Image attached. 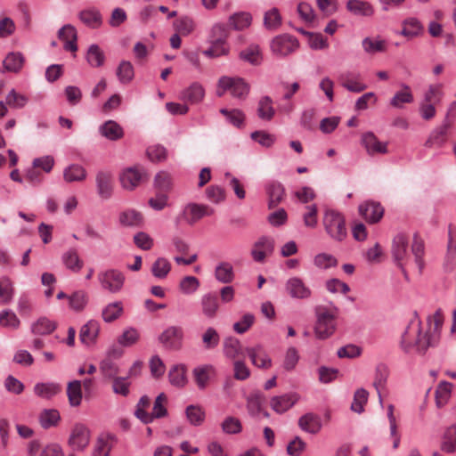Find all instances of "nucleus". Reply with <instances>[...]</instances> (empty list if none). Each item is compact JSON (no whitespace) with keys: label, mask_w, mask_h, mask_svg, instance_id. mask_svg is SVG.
Here are the masks:
<instances>
[{"label":"nucleus","mask_w":456,"mask_h":456,"mask_svg":"<svg viewBox=\"0 0 456 456\" xmlns=\"http://www.w3.org/2000/svg\"><path fill=\"white\" fill-rule=\"evenodd\" d=\"M183 329L176 325L167 327L159 337L162 346L171 351L180 350L183 347Z\"/></svg>","instance_id":"1a4fd4ad"},{"label":"nucleus","mask_w":456,"mask_h":456,"mask_svg":"<svg viewBox=\"0 0 456 456\" xmlns=\"http://www.w3.org/2000/svg\"><path fill=\"white\" fill-rule=\"evenodd\" d=\"M98 281L104 290L115 294L122 289L125 276L117 269H109L98 274Z\"/></svg>","instance_id":"6e6552de"},{"label":"nucleus","mask_w":456,"mask_h":456,"mask_svg":"<svg viewBox=\"0 0 456 456\" xmlns=\"http://www.w3.org/2000/svg\"><path fill=\"white\" fill-rule=\"evenodd\" d=\"M359 212L363 218L369 223L374 224L379 222L384 214V208L379 203L366 202L360 205Z\"/></svg>","instance_id":"b1692460"},{"label":"nucleus","mask_w":456,"mask_h":456,"mask_svg":"<svg viewBox=\"0 0 456 456\" xmlns=\"http://www.w3.org/2000/svg\"><path fill=\"white\" fill-rule=\"evenodd\" d=\"M275 114L273 107V100L269 96H264L259 100L257 107V115L261 119L271 120Z\"/></svg>","instance_id":"6e6d98bb"},{"label":"nucleus","mask_w":456,"mask_h":456,"mask_svg":"<svg viewBox=\"0 0 456 456\" xmlns=\"http://www.w3.org/2000/svg\"><path fill=\"white\" fill-rule=\"evenodd\" d=\"M452 122L453 121L451 118H444L442 124L431 131L428 138L425 142V147H443L448 140V135L452 126Z\"/></svg>","instance_id":"9d476101"},{"label":"nucleus","mask_w":456,"mask_h":456,"mask_svg":"<svg viewBox=\"0 0 456 456\" xmlns=\"http://www.w3.org/2000/svg\"><path fill=\"white\" fill-rule=\"evenodd\" d=\"M400 86L402 89L397 91L390 100V105L396 109H402L403 104L411 103L414 101L411 87L404 83Z\"/></svg>","instance_id":"2f4dec72"},{"label":"nucleus","mask_w":456,"mask_h":456,"mask_svg":"<svg viewBox=\"0 0 456 456\" xmlns=\"http://www.w3.org/2000/svg\"><path fill=\"white\" fill-rule=\"evenodd\" d=\"M403 29L400 35L411 39L421 35L424 31V27L421 22L415 17H410L403 21Z\"/></svg>","instance_id":"473e14b6"},{"label":"nucleus","mask_w":456,"mask_h":456,"mask_svg":"<svg viewBox=\"0 0 456 456\" xmlns=\"http://www.w3.org/2000/svg\"><path fill=\"white\" fill-rule=\"evenodd\" d=\"M78 19L90 28H98L102 24V16L97 8L91 7L79 12Z\"/></svg>","instance_id":"bb28decb"},{"label":"nucleus","mask_w":456,"mask_h":456,"mask_svg":"<svg viewBox=\"0 0 456 456\" xmlns=\"http://www.w3.org/2000/svg\"><path fill=\"white\" fill-rule=\"evenodd\" d=\"M440 449L445 453L456 452V424L451 425L444 431Z\"/></svg>","instance_id":"72a5a7b5"},{"label":"nucleus","mask_w":456,"mask_h":456,"mask_svg":"<svg viewBox=\"0 0 456 456\" xmlns=\"http://www.w3.org/2000/svg\"><path fill=\"white\" fill-rule=\"evenodd\" d=\"M212 33L218 35L219 37L211 42L208 49L203 51V54L208 58H218L226 56L230 53V46L226 41L224 27L221 24H216L212 28Z\"/></svg>","instance_id":"423d86ee"},{"label":"nucleus","mask_w":456,"mask_h":456,"mask_svg":"<svg viewBox=\"0 0 456 456\" xmlns=\"http://www.w3.org/2000/svg\"><path fill=\"white\" fill-rule=\"evenodd\" d=\"M140 338V334L134 328L126 329L118 338V344L124 347H130L136 344Z\"/></svg>","instance_id":"e2e57ef3"},{"label":"nucleus","mask_w":456,"mask_h":456,"mask_svg":"<svg viewBox=\"0 0 456 456\" xmlns=\"http://www.w3.org/2000/svg\"><path fill=\"white\" fill-rule=\"evenodd\" d=\"M217 95L222 96L224 92L229 91L233 97L245 98L249 92V86L240 77L224 76L218 80Z\"/></svg>","instance_id":"39448f33"},{"label":"nucleus","mask_w":456,"mask_h":456,"mask_svg":"<svg viewBox=\"0 0 456 456\" xmlns=\"http://www.w3.org/2000/svg\"><path fill=\"white\" fill-rule=\"evenodd\" d=\"M239 57L241 61L253 66H258L263 61V53L257 44H250L240 52Z\"/></svg>","instance_id":"c85d7f7f"},{"label":"nucleus","mask_w":456,"mask_h":456,"mask_svg":"<svg viewBox=\"0 0 456 456\" xmlns=\"http://www.w3.org/2000/svg\"><path fill=\"white\" fill-rule=\"evenodd\" d=\"M270 48L273 55L283 58L297 51L299 48V42L296 37L284 33L278 35L272 39Z\"/></svg>","instance_id":"20e7f679"},{"label":"nucleus","mask_w":456,"mask_h":456,"mask_svg":"<svg viewBox=\"0 0 456 456\" xmlns=\"http://www.w3.org/2000/svg\"><path fill=\"white\" fill-rule=\"evenodd\" d=\"M186 366L184 364L174 365L168 372V379L172 386L178 388L183 387L187 384Z\"/></svg>","instance_id":"58836bf2"},{"label":"nucleus","mask_w":456,"mask_h":456,"mask_svg":"<svg viewBox=\"0 0 456 456\" xmlns=\"http://www.w3.org/2000/svg\"><path fill=\"white\" fill-rule=\"evenodd\" d=\"M100 324L97 321L90 320L84 324L79 332V339L81 343L89 346L94 345L99 335Z\"/></svg>","instance_id":"5701e85b"},{"label":"nucleus","mask_w":456,"mask_h":456,"mask_svg":"<svg viewBox=\"0 0 456 456\" xmlns=\"http://www.w3.org/2000/svg\"><path fill=\"white\" fill-rule=\"evenodd\" d=\"M298 426L303 431L313 435L319 433L322 427L321 418L311 412L299 418Z\"/></svg>","instance_id":"cd10ccee"},{"label":"nucleus","mask_w":456,"mask_h":456,"mask_svg":"<svg viewBox=\"0 0 456 456\" xmlns=\"http://www.w3.org/2000/svg\"><path fill=\"white\" fill-rule=\"evenodd\" d=\"M299 396L296 393H289L273 396L270 401L271 408L278 414H282L292 408L298 401Z\"/></svg>","instance_id":"a211bd4d"},{"label":"nucleus","mask_w":456,"mask_h":456,"mask_svg":"<svg viewBox=\"0 0 456 456\" xmlns=\"http://www.w3.org/2000/svg\"><path fill=\"white\" fill-rule=\"evenodd\" d=\"M118 220L121 225L139 227L143 224V216L135 209H126L119 214Z\"/></svg>","instance_id":"4c0bfd02"},{"label":"nucleus","mask_w":456,"mask_h":456,"mask_svg":"<svg viewBox=\"0 0 456 456\" xmlns=\"http://www.w3.org/2000/svg\"><path fill=\"white\" fill-rule=\"evenodd\" d=\"M61 391L60 385L56 383H37L34 387L35 394L45 399H50Z\"/></svg>","instance_id":"3c124183"},{"label":"nucleus","mask_w":456,"mask_h":456,"mask_svg":"<svg viewBox=\"0 0 456 456\" xmlns=\"http://www.w3.org/2000/svg\"><path fill=\"white\" fill-rule=\"evenodd\" d=\"M315 314L317 319L314 327L315 336L319 339H326L336 330L338 308L328 309L324 306H317Z\"/></svg>","instance_id":"7ed1b4c3"},{"label":"nucleus","mask_w":456,"mask_h":456,"mask_svg":"<svg viewBox=\"0 0 456 456\" xmlns=\"http://www.w3.org/2000/svg\"><path fill=\"white\" fill-rule=\"evenodd\" d=\"M115 436L110 434L101 435L95 444L93 456H108Z\"/></svg>","instance_id":"a19ab883"},{"label":"nucleus","mask_w":456,"mask_h":456,"mask_svg":"<svg viewBox=\"0 0 456 456\" xmlns=\"http://www.w3.org/2000/svg\"><path fill=\"white\" fill-rule=\"evenodd\" d=\"M411 253L415 257V262L419 271H421L424 267L423 256L425 253V246L423 240L418 234H414L413 236Z\"/></svg>","instance_id":"4d7b16f0"},{"label":"nucleus","mask_w":456,"mask_h":456,"mask_svg":"<svg viewBox=\"0 0 456 456\" xmlns=\"http://www.w3.org/2000/svg\"><path fill=\"white\" fill-rule=\"evenodd\" d=\"M361 144L370 156L388 153V142L379 141L372 132H366L362 134Z\"/></svg>","instance_id":"ddd939ff"},{"label":"nucleus","mask_w":456,"mask_h":456,"mask_svg":"<svg viewBox=\"0 0 456 456\" xmlns=\"http://www.w3.org/2000/svg\"><path fill=\"white\" fill-rule=\"evenodd\" d=\"M67 395L71 406H78L82 401L81 381L74 380L69 383Z\"/></svg>","instance_id":"680f3d73"},{"label":"nucleus","mask_w":456,"mask_h":456,"mask_svg":"<svg viewBox=\"0 0 456 456\" xmlns=\"http://www.w3.org/2000/svg\"><path fill=\"white\" fill-rule=\"evenodd\" d=\"M86 59L91 67L99 68L103 65L105 55L98 45L93 44L88 47Z\"/></svg>","instance_id":"a18cd8bd"},{"label":"nucleus","mask_w":456,"mask_h":456,"mask_svg":"<svg viewBox=\"0 0 456 456\" xmlns=\"http://www.w3.org/2000/svg\"><path fill=\"white\" fill-rule=\"evenodd\" d=\"M86 175V169L78 164H71L63 171V178L68 183L84 181Z\"/></svg>","instance_id":"37998d69"},{"label":"nucleus","mask_w":456,"mask_h":456,"mask_svg":"<svg viewBox=\"0 0 456 456\" xmlns=\"http://www.w3.org/2000/svg\"><path fill=\"white\" fill-rule=\"evenodd\" d=\"M362 46L363 51L368 54H376L378 53H384L387 51V41L379 37H367L362 39Z\"/></svg>","instance_id":"e433bc0d"},{"label":"nucleus","mask_w":456,"mask_h":456,"mask_svg":"<svg viewBox=\"0 0 456 456\" xmlns=\"http://www.w3.org/2000/svg\"><path fill=\"white\" fill-rule=\"evenodd\" d=\"M95 183L99 197L102 200L110 199L113 193V175L109 171H99Z\"/></svg>","instance_id":"2eb2a0df"},{"label":"nucleus","mask_w":456,"mask_h":456,"mask_svg":"<svg viewBox=\"0 0 456 456\" xmlns=\"http://www.w3.org/2000/svg\"><path fill=\"white\" fill-rule=\"evenodd\" d=\"M252 16L247 12H235L229 17L228 24L234 30H243L250 26Z\"/></svg>","instance_id":"ea45409f"},{"label":"nucleus","mask_w":456,"mask_h":456,"mask_svg":"<svg viewBox=\"0 0 456 456\" xmlns=\"http://www.w3.org/2000/svg\"><path fill=\"white\" fill-rule=\"evenodd\" d=\"M322 224L328 236L337 242H342L347 237V228L344 215L334 209L325 210Z\"/></svg>","instance_id":"f03ea898"},{"label":"nucleus","mask_w":456,"mask_h":456,"mask_svg":"<svg viewBox=\"0 0 456 456\" xmlns=\"http://www.w3.org/2000/svg\"><path fill=\"white\" fill-rule=\"evenodd\" d=\"M90 442V430L82 424L77 423L70 431L68 444L74 451H83Z\"/></svg>","instance_id":"9b49d317"},{"label":"nucleus","mask_w":456,"mask_h":456,"mask_svg":"<svg viewBox=\"0 0 456 456\" xmlns=\"http://www.w3.org/2000/svg\"><path fill=\"white\" fill-rule=\"evenodd\" d=\"M360 78V74L350 71L344 72L338 77L340 85L353 93H361L367 88V86L362 83Z\"/></svg>","instance_id":"6ab92c4d"},{"label":"nucleus","mask_w":456,"mask_h":456,"mask_svg":"<svg viewBox=\"0 0 456 456\" xmlns=\"http://www.w3.org/2000/svg\"><path fill=\"white\" fill-rule=\"evenodd\" d=\"M24 57L20 53H10L4 60V67L11 72H18L22 68Z\"/></svg>","instance_id":"052dcab7"},{"label":"nucleus","mask_w":456,"mask_h":456,"mask_svg":"<svg viewBox=\"0 0 456 456\" xmlns=\"http://www.w3.org/2000/svg\"><path fill=\"white\" fill-rule=\"evenodd\" d=\"M56 329V323L46 317H40L32 323L31 332L34 335L45 336L51 334Z\"/></svg>","instance_id":"c03bdc74"},{"label":"nucleus","mask_w":456,"mask_h":456,"mask_svg":"<svg viewBox=\"0 0 456 456\" xmlns=\"http://www.w3.org/2000/svg\"><path fill=\"white\" fill-rule=\"evenodd\" d=\"M180 99L191 104H197L202 102L205 97V89L199 82H193L187 88L180 93Z\"/></svg>","instance_id":"4be33fe9"},{"label":"nucleus","mask_w":456,"mask_h":456,"mask_svg":"<svg viewBox=\"0 0 456 456\" xmlns=\"http://www.w3.org/2000/svg\"><path fill=\"white\" fill-rule=\"evenodd\" d=\"M443 320L441 312L436 311L428 318V330L425 333L421 330V322L418 319L411 320L402 335V349L407 354H424L428 347L436 346L440 339Z\"/></svg>","instance_id":"f257e3e1"},{"label":"nucleus","mask_w":456,"mask_h":456,"mask_svg":"<svg viewBox=\"0 0 456 456\" xmlns=\"http://www.w3.org/2000/svg\"><path fill=\"white\" fill-rule=\"evenodd\" d=\"M123 313V304L119 301L108 304L102 312V319L105 322H112L121 316Z\"/></svg>","instance_id":"603ef678"},{"label":"nucleus","mask_w":456,"mask_h":456,"mask_svg":"<svg viewBox=\"0 0 456 456\" xmlns=\"http://www.w3.org/2000/svg\"><path fill=\"white\" fill-rule=\"evenodd\" d=\"M246 353L248 354L251 363L261 369H269L272 367V359L261 345L247 347Z\"/></svg>","instance_id":"f3484780"},{"label":"nucleus","mask_w":456,"mask_h":456,"mask_svg":"<svg viewBox=\"0 0 456 456\" xmlns=\"http://www.w3.org/2000/svg\"><path fill=\"white\" fill-rule=\"evenodd\" d=\"M99 132L103 137L110 141H117L124 135L122 127L113 120H108L100 126Z\"/></svg>","instance_id":"c9c22d12"},{"label":"nucleus","mask_w":456,"mask_h":456,"mask_svg":"<svg viewBox=\"0 0 456 456\" xmlns=\"http://www.w3.org/2000/svg\"><path fill=\"white\" fill-rule=\"evenodd\" d=\"M61 261L65 267L73 273H78L84 266V262L75 248H69L64 252Z\"/></svg>","instance_id":"f704fd0d"},{"label":"nucleus","mask_w":456,"mask_h":456,"mask_svg":"<svg viewBox=\"0 0 456 456\" xmlns=\"http://www.w3.org/2000/svg\"><path fill=\"white\" fill-rule=\"evenodd\" d=\"M215 213L214 208L208 205L189 203L183 210V219L191 225L199 222L204 216H210Z\"/></svg>","instance_id":"f8f14e48"},{"label":"nucleus","mask_w":456,"mask_h":456,"mask_svg":"<svg viewBox=\"0 0 456 456\" xmlns=\"http://www.w3.org/2000/svg\"><path fill=\"white\" fill-rule=\"evenodd\" d=\"M100 371L104 379H112L119 373V367L114 360L104 358L99 365Z\"/></svg>","instance_id":"13d9d810"},{"label":"nucleus","mask_w":456,"mask_h":456,"mask_svg":"<svg viewBox=\"0 0 456 456\" xmlns=\"http://www.w3.org/2000/svg\"><path fill=\"white\" fill-rule=\"evenodd\" d=\"M307 44L312 50H324L329 47V42L321 33H305Z\"/></svg>","instance_id":"69168bd1"},{"label":"nucleus","mask_w":456,"mask_h":456,"mask_svg":"<svg viewBox=\"0 0 456 456\" xmlns=\"http://www.w3.org/2000/svg\"><path fill=\"white\" fill-rule=\"evenodd\" d=\"M116 74L120 83H130L134 77V69L132 63L128 61H120L117 68Z\"/></svg>","instance_id":"5fc2aeb1"},{"label":"nucleus","mask_w":456,"mask_h":456,"mask_svg":"<svg viewBox=\"0 0 456 456\" xmlns=\"http://www.w3.org/2000/svg\"><path fill=\"white\" fill-rule=\"evenodd\" d=\"M58 37L64 42L63 48L66 51L75 53L77 50V33L73 25L66 24L58 31Z\"/></svg>","instance_id":"aec40b11"},{"label":"nucleus","mask_w":456,"mask_h":456,"mask_svg":"<svg viewBox=\"0 0 456 456\" xmlns=\"http://www.w3.org/2000/svg\"><path fill=\"white\" fill-rule=\"evenodd\" d=\"M185 414L191 425L198 427L203 424L206 412L204 409L198 404H190L185 409Z\"/></svg>","instance_id":"79ce46f5"},{"label":"nucleus","mask_w":456,"mask_h":456,"mask_svg":"<svg viewBox=\"0 0 456 456\" xmlns=\"http://www.w3.org/2000/svg\"><path fill=\"white\" fill-rule=\"evenodd\" d=\"M282 23V19L277 8L273 7L265 12L264 15V26L268 30H277Z\"/></svg>","instance_id":"864d4df0"},{"label":"nucleus","mask_w":456,"mask_h":456,"mask_svg":"<svg viewBox=\"0 0 456 456\" xmlns=\"http://www.w3.org/2000/svg\"><path fill=\"white\" fill-rule=\"evenodd\" d=\"M201 312L208 319H213L218 311V298L216 294L208 293L200 299Z\"/></svg>","instance_id":"7c9ffc66"},{"label":"nucleus","mask_w":456,"mask_h":456,"mask_svg":"<svg viewBox=\"0 0 456 456\" xmlns=\"http://www.w3.org/2000/svg\"><path fill=\"white\" fill-rule=\"evenodd\" d=\"M224 354L230 359L241 355L243 351L240 340L234 337L226 338L224 341Z\"/></svg>","instance_id":"09e8293b"},{"label":"nucleus","mask_w":456,"mask_h":456,"mask_svg":"<svg viewBox=\"0 0 456 456\" xmlns=\"http://www.w3.org/2000/svg\"><path fill=\"white\" fill-rule=\"evenodd\" d=\"M220 113L224 115L226 118V120L232 126L236 127L242 126L245 119V115L241 110L238 109H233L231 110L227 109H221Z\"/></svg>","instance_id":"774afa93"},{"label":"nucleus","mask_w":456,"mask_h":456,"mask_svg":"<svg viewBox=\"0 0 456 456\" xmlns=\"http://www.w3.org/2000/svg\"><path fill=\"white\" fill-rule=\"evenodd\" d=\"M274 248L273 238L263 236L255 242L251 250V256L256 262H264L265 257L271 255Z\"/></svg>","instance_id":"dca6fc26"},{"label":"nucleus","mask_w":456,"mask_h":456,"mask_svg":"<svg viewBox=\"0 0 456 456\" xmlns=\"http://www.w3.org/2000/svg\"><path fill=\"white\" fill-rule=\"evenodd\" d=\"M195 383L200 390H204L213 375H215V368L210 364L197 366L192 370Z\"/></svg>","instance_id":"a878e982"},{"label":"nucleus","mask_w":456,"mask_h":456,"mask_svg":"<svg viewBox=\"0 0 456 456\" xmlns=\"http://www.w3.org/2000/svg\"><path fill=\"white\" fill-rule=\"evenodd\" d=\"M171 270V264L164 257H159L151 266L152 275L159 279H164Z\"/></svg>","instance_id":"0e129e2a"},{"label":"nucleus","mask_w":456,"mask_h":456,"mask_svg":"<svg viewBox=\"0 0 456 456\" xmlns=\"http://www.w3.org/2000/svg\"><path fill=\"white\" fill-rule=\"evenodd\" d=\"M387 378H388L387 368L385 365H379L376 368L373 386L375 387V388L377 390L380 403H382L381 389H383L385 387Z\"/></svg>","instance_id":"bf43d9fd"},{"label":"nucleus","mask_w":456,"mask_h":456,"mask_svg":"<svg viewBox=\"0 0 456 456\" xmlns=\"http://www.w3.org/2000/svg\"><path fill=\"white\" fill-rule=\"evenodd\" d=\"M175 31L183 37L191 35L196 28V23L191 17L182 16L174 22Z\"/></svg>","instance_id":"de8ad7c7"},{"label":"nucleus","mask_w":456,"mask_h":456,"mask_svg":"<svg viewBox=\"0 0 456 456\" xmlns=\"http://www.w3.org/2000/svg\"><path fill=\"white\" fill-rule=\"evenodd\" d=\"M452 385L447 381H442L436 389V403L438 408L444 407L451 397Z\"/></svg>","instance_id":"8fccbe9b"},{"label":"nucleus","mask_w":456,"mask_h":456,"mask_svg":"<svg viewBox=\"0 0 456 456\" xmlns=\"http://www.w3.org/2000/svg\"><path fill=\"white\" fill-rule=\"evenodd\" d=\"M408 237L404 233H398L393 239L391 254L395 262L396 265L401 268L403 273L407 277L404 265L406 264L409 253H408Z\"/></svg>","instance_id":"0eeeda50"},{"label":"nucleus","mask_w":456,"mask_h":456,"mask_svg":"<svg viewBox=\"0 0 456 456\" xmlns=\"http://www.w3.org/2000/svg\"><path fill=\"white\" fill-rule=\"evenodd\" d=\"M143 172L136 167H128L120 174V183L124 189L132 191L142 179Z\"/></svg>","instance_id":"412c9836"},{"label":"nucleus","mask_w":456,"mask_h":456,"mask_svg":"<svg viewBox=\"0 0 456 456\" xmlns=\"http://www.w3.org/2000/svg\"><path fill=\"white\" fill-rule=\"evenodd\" d=\"M265 191L268 195V207L273 208L277 207L284 199V186L277 181H273L265 185Z\"/></svg>","instance_id":"393cba45"},{"label":"nucleus","mask_w":456,"mask_h":456,"mask_svg":"<svg viewBox=\"0 0 456 456\" xmlns=\"http://www.w3.org/2000/svg\"><path fill=\"white\" fill-rule=\"evenodd\" d=\"M216 279L222 283H230L234 279V272L232 265L228 262L218 264L215 270Z\"/></svg>","instance_id":"49530a36"},{"label":"nucleus","mask_w":456,"mask_h":456,"mask_svg":"<svg viewBox=\"0 0 456 456\" xmlns=\"http://www.w3.org/2000/svg\"><path fill=\"white\" fill-rule=\"evenodd\" d=\"M129 377H116L112 379V391L114 394L123 397L128 396L130 393V382L127 380Z\"/></svg>","instance_id":"338daca9"},{"label":"nucleus","mask_w":456,"mask_h":456,"mask_svg":"<svg viewBox=\"0 0 456 456\" xmlns=\"http://www.w3.org/2000/svg\"><path fill=\"white\" fill-rule=\"evenodd\" d=\"M288 294L296 299H308L312 296L311 289L298 277L289 278L285 285Z\"/></svg>","instance_id":"4468645a"},{"label":"nucleus","mask_w":456,"mask_h":456,"mask_svg":"<svg viewBox=\"0 0 456 456\" xmlns=\"http://www.w3.org/2000/svg\"><path fill=\"white\" fill-rule=\"evenodd\" d=\"M346 10L354 15L362 17H371L374 14L372 4L362 0H348Z\"/></svg>","instance_id":"c756f323"}]
</instances>
